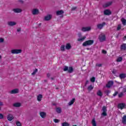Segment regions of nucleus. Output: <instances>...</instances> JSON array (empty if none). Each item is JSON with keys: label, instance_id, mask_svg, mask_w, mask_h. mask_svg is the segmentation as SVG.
<instances>
[{"label": "nucleus", "instance_id": "obj_1", "mask_svg": "<svg viewBox=\"0 0 126 126\" xmlns=\"http://www.w3.org/2000/svg\"><path fill=\"white\" fill-rule=\"evenodd\" d=\"M94 43V40H89L83 42L82 45L83 47H86L87 46H91V45H93Z\"/></svg>", "mask_w": 126, "mask_h": 126}, {"label": "nucleus", "instance_id": "obj_2", "mask_svg": "<svg viewBox=\"0 0 126 126\" xmlns=\"http://www.w3.org/2000/svg\"><path fill=\"white\" fill-rule=\"evenodd\" d=\"M98 39L100 41V42H104L106 41V35L104 34V33H101L98 36Z\"/></svg>", "mask_w": 126, "mask_h": 126}, {"label": "nucleus", "instance_id": "obj_3", "mask_svg": "<svg viewBox=\"0 0 126 126\" xmlns=\"http://www.w3.org/2000/svg\"><path fill=\"white\" fill-rule=\"evenodd\" d=\"M101 111L102 113L101 114L102 116L103 117H106L107 114V107L106 106H103Z\"/></svg>", "mask_w": 126, "mask_h": 126}, {"label": "nucleus", "instance_id": "obj_4", "mask_svg": "<svg viewBox=\"0 0 126 126\" xmlns=\"http://www.w3.org/2000/svg\"><path fill=\"white\" fill-rule=\"evenodd\" d=\"M22 52V50H21V49H14L11 51V54H20Z\"/></svg>", "mask_w": 126, "mask_h": 126}, {"label": "nucleus", "instance_id": "obj_5", "mask_svg": "<svg viewBox=\"0 0 126 126\" xmlns=\"http://www.w3.org/2000/svg\"><path fill=\"white\" fill-rule=\"evenodd\" d=\"M106 25V23L103 22L102 24H99L97 25V29H99V30H101L103 29V27Z\"/></svg>", "mask_w": 126, "mask_h": 126}, {"label": "nucleus", "instance_id": "obj_6", "mask_svg": "<svg viewBox=\"0 0 126 126\" xmlns=\"http://www.w3.org/2000/svg\"><path fill=\"white\" fill-rule=\"evenodd\" d=\"M104 15H111L112 14V11L110 9H106L103 12Z\"/></svg>", "mask_w": 126, "mask_h": 126}, {"label": "nucleus", "instance_id": "obj_7", "mask_svg": "<svg viewBox=\"0 0 126 126\" xmlns=\"http://www.w3.org/2000/svg\"><path fill=\"white\" fill-rule=\"evenodd\" d=\"M32 14L33 15H37L39 14V9L35 8L32 10Z\"/></svg>", "mask_w": 126, "mask_h": 126}, {"label": "nucleus", "instance_id": "obj_8", "mask_svg": "<svg viewBox=\"0 0 126 126\" xmlns=\"http://www.w3.org/2000/svg\"><path fill=\"white\" fill-rule=\"evenodd\" d=\"M118 108L121 109V110H123L124 108H125L126 107V103H119L118 105Z\"/></svg>", "mask_w": 126, "mask_h": 126}, {"label": "nucleus", "instance_id": "obj_9", "mask_svg": "<svg viewBox=\"0 0 126 126\" xmlns=\"http://www.w3.org/2000/svg\"><path fill=\"white\" fill-rule=\"evenodd\" d=\"M113 84H114V82L113 81H109L107 84H106V87L107 88H111V87L113 86Z\"/></svg>", "mask_w": 126, "mask_h": 126}, {"label": "nucleus", "instance_id": "obj_10", "mask_svg": "<svg viewBox=\"0 0 126 126\" xmlns=\"http://www.w3.org/2000/svg\"><path fill=\"white\" fill-rule=\"evenodd\" d=\"M83 32H86L87 31H90L91 28L90 27H83L81 29Z\"/></svg>", "mask_w": 126, "mask_h": 126}, {"label": "nucleus", "instance_id": "obj_11", "mask_svg": "<svg viewBox=\"0 0 126 126\" xmlns=\"http://www.w3.org/2000/svg\"><path fill=\"white\" fill-rule=\"evenodd\" d=\"M7 119L8 121L11 122L12 120H13L14 119L13 115H12V114H8L7 117Z\"/></svg>", "mask_w": 126, "mask_h": 126}, {"label": "nucleus", "instance_id": "obj_12", "mask_svg": "<svg viewBox=\"0 0 126 126\" xmlns=\"http://www.w3.org/2000/svg\"><path fill=\"white\" fill-rule=\"evenodd\" d=\"M13 11L15 13H20L22 11V10L20 8H14L13 9Z\"/></svg>", "mask_w": 126, "mask_h": 126}, {"label": "nucleus", "instance_id": "obj_13", "mask_svg": "<svg viewBox=\"0 0 126 126\" xmlns=\"http://www.w3.org/2000/svg\"><path fill=\"white\" fill-rule=\"evenodd\" d=\"M120 49H121V51H126V44L124 43L122 45H121Z\"/></svg>", "mask_w": 126, "mask_h": 126}, {"label": "nucleus", "instance_id": "obj_14", "mask_svg": "<svg viewBox=\"0 0 126 126\" xmlns=\"http://www.w3.org/2000/svg\"><path fill=\"white\" fill-rule=\"evenodd\" d=\"M52 15H48L47 16L45 17V20L46 21H48L49 20H51L52 18Z\"/></svg>", "mask_w": 126, "mask_h": 126}, {"label": "nucleus", "instance_id": "obj_15", "mask_svg": "<svg viewBox=\"0 0 126 126\" xmlns=\"http://www.w3.org/2000/svg\"><path fill=\"white\" fill-rule=\"evenodd\" d=\"M7 24L9 26H14V25H16V23H15V22H8Z\"/></svg>", "mask_w": 126, "mask_h": 126}, {"label": "nucleus", "instance_id": "obj_16", "mask_svg": "<svg viewBox=\"0 0 126 126\" xmlns=\"http://www.w3.org/2000/svg\"><path fill=\"white\" fill-rule=\"evenodd\" d=\"M13 106L15 107L16 108H19V107L21 106V103L19 102H16L13 104Z\"/></svg>", "mask_w": 126, "mask_h": 126}, {"label": "nucleus", "instance_id": "obj_17", "mask_svg": "<svg viewBox=\"0 0 126 126\" xmlns=\"http://www.w3.org/2000/svg\"><path fill=\"white\" fill-rule=\"evenodd\" d=\"M40 117H41V118H46V116H47L46 113L44 112H40V114H39Z\"/></svg>", "mask_w": 126, "mask_h": 126}, {"label": "nucleus", "instance_id": "obj_18", "mask_svg": "<svg viewBox=\"0 0 126 126\" xmlns=\"http://www.w3.org/2000/svg\"><path fill=\"white\" fill-rule=\"evenodd\" d=\"M119 77L121 78V79H125V78L126 77V74L125 73L120 74Z\"/></svg>", "mask_w": 126, "mask_h": 126}, {"label": "nucleus", "instance_id": "obj_19", "mask_svg": "<svg viewBox=\"0 0 126 126\" xmlns=\"http://www.w3.org/2000/svg\"><path fill=\"white\" fill-rule=\"evenodd\" d=\"M18 92H19L18 89H16L12 90L10 92V94H16V93H18Z\"/></svg>", "mask_w": 126, "mask_h": 126}, {"label": "nucleus", "instance_id": "obj_20", "mask_svg": "<svg viewBox=\"0 0 126 126\" xmlns=\"http://www.w3.org/2000/svg\"><path fill=\"white\" fill-rule=\"evenodd\" d=\"M75 102V98H72L68 103V106H71Z\"/></svg>", "mask_w": 126, "mask_h": 126}, {"label": "nucleus", "instance_id": "obj_21", "mask_svg": "<svg viewBox=\"0 0 126 126\" xmlns=\"http://www.w3.org/2000/svg\"><path fill=\"white\" fill-rule=\"evenodd\" d=\"M63 13H64V12H63V10L57 11L56 12L57 15H62V14H63Z\"/></svg>", "mask_w": 126, "mask_h": 126}, {"label": "nucleus", "instance_id": "obj_22", "mask_svg": "<svg viewBox=\"0 0 126 126\" xmlns=\"http://www.w3.org/2000/svg\"><path fill=\"white\" fill-rule=\"evenodd\" d=\"M67 72L68 73H72V72H73V68L72 66L69 67Z\"/></svg>", "mask_w": 126, "mask_h": 126}, {"label": "nucleus", "instance_id": "obj_23", "mask_svg": "<svg viewBox=\"0 0 126 126\" xmlns=\"http://www.w3.org/2000/svg\"><path fill=\"white\" fill-rule=\"evenodd\" d=\"M122 124L126 125V115H124L122 118Z\"/></svg>", "mask_w": 126, "mask_h": 126}, {"label": "nucleus", "instance_id": "obj_24", "mask_svg": "<svg viewBox=\"0 0 126 126\" xmlns=\"http://www.w3.org/2000/svg\"><path fill=\"white\" fill-rule=\"evenodd\" d=\"M65 49H66V50H70V49H71V45H70V43H67L66 44Z\"/></svg>", "mask_w": 126, "mask_h": 126}, {"label": "nucleus", "instance_id": "obj_25", "mask_svg": "<svg viewBox=\"0 0 126 126\" xmlns=\"http://www.w3.org/2000/svg\"><path fill=\"white\" fill-rule=\"evenodd\" d=\"M112 4V2H109L108 3H106L103 5V7H108L110 6Z\"/></svg>", "mask_w": 126, "mask_h": 126}, {"label": "nucleus", "instance_id": "obj_26", "mask_svg": "<svg viewBox=\"0 0 126 126\" xmlns=\"http://www.w3.org/2000/svg\"><path fill=\"white\" fill-rule=\"evenodd\" d=\"M85 39H86V36H84L82 38H79L77 39V41L78 42H83V41L84 40H85Z\"/></svg>", "mask_w": 126, "mask_h": 126}, {"label": "nucleus", "instance_id": "obj_27", "mask_svg": "<svg viewBox=\"0 0 126 126\" xmlns=\"http://www.w3.org/2000/svg\"><path fill=\"white\" fill-rule=\"evenodd\" d=\"M42 98H43V95H42V94H39L37 96V101H39V102H40V101L42 100Z\"/></svg>", "mask_w": 126, "mask_h": 126}, {"label": "nucleus", "instance_id": "obj_28", "mask_svg": "<svg viewBox=\"0 0 126 126\" xmlns=\"http://www.w3.org/2000/svg\"><path fill=\"white\" fill-rule=\"evenodd\" d=\"M96 95H97V96H99L100 97H102L103 96V94L101 91H98L96 93Z\"/></svg>", "mask_w": 126, "mask_h": 126}, {"label": "nucleus", "instance_id": "obj_29", "mask_svg": "<svg viewBox=\"0 0 126 126\" xmlns=\"http://www.w3.org/2000/svg\"><path fill=\"white\" fill-rule=\"evenodd\" d=\"M92 124L93 125V126H97V124L96 123V121L95 120V119H93Z\"/></svg>", "mask_w": 126, "mask_h": 126}, {"label": "nucleus", "instance_id": "obj_30", "mask_svg": "<svg viewBox=\"0 0 126 126\" xmlns=\"http://www.w3.org/2000/svg\"><path fill=\"white\" fill-rule=\"evenodd\" d=\"M65 46L64 45H62L60 48L61 51L62 52H64L65 51Z\"/></svg>", "mask_w": 126, "mask_h": 126}, {"label": "nucleus", "instance_id": "obj_31", "mask_svg": "<svg viewBox=\"0 0 126 126\" xmlns=\"http://www.w3.org/2000/svg\"><path fill=\"white\" fill-rule=\"evenodd\" d=\"M121 21H122V24H123V25H124V26L126 25V19L122 18L121 19Z\"/></svg>", "mask_w": 126, "mask_h": 126}, {"label": "nucleus", "instance_id": "obj_32", "mask_svg": "<svg viewBox=\"0 0 126 126\" xmlns=\"http://www.w3.org/2000/svg\"><path fill=\"white\" fill-rule=\"evenodd\" d=\"M56 112L58 114H61L62 113V109H61V108H57L56 109Z\"/></svg>", "mask_w": 126, "mask_h": 126}, {"label": "nucleus", "instance_id": "obj_33", "mask_svg": "<svg viewBox=\"0 0 126 126\" xmlns=\"http://www.w3.org/2000/svg\"><path fill=\"white\" fill-rule=\"evenodd\" d=\"M62 126H69V124L67 122H64L62 124Z\"/></svg>", "mask_w": 126, "mask_h": 126}, {"label": "nucleus", "instance_id": "obj_34", "mask_svg": "<svg viewBox=\"0 0 126 126\" xmlns=\"http://www.w3.org/2000/svg\"><path fill=\"white\" fill-rule=\"evenodd\" d=\"M93 86L92 85H90L88 87V90H89V91H91L92 90H93Z\"/></svg>", "mask_w": 126, "mask_h": 126}, {"label": "nucleus", "instance_id": "obj_35", "mask_svg": "<svg viewBox=\"0 0 126 126\" xmlns=\"http://www.w3.org/2000/svg\"><path fill=\"white\" fill-rule=\"evenodd\" d=\"M38 72V69H35L33 72L32 73V75H35Z\"/></svg>", "mask_w": 126, "mask_h": 126}, {"label": "nucleus", "instance_id": "obj_36", "mask_svg": "<svg viewBox=\"0 0 126 126\" xmlns=\"http://www.w3.org/2000/svg\"><path fill=\"white\" fill-rule=\"evenodd\" d=\"M63 70V71H68V66H64Z\"/></svg>", "mask_w": 126, "mask_h": 126}, {"label": "nucleus", "instance_id": "obj_37", "mask_svg": "<svg viewBox=\"0 0 126 126\" xmlns=\"http://www.w3.org/2000/svg\"><path fill=\"white\" fill-rule=\"evenodd\" d=\"M123 61V58L122 57H119L117 59V62H122Z\"/></svg>", "mask_w": 126, "mask_h": 126}, {"label": "nucleus", "instance_id": "obj_38", "mask_svg": "<svg viewBox=\"0 0 126 126\" xmlns=\"http://www.w3.org/2000/svg\"><path fill=\"white\" fill-rule=\"evenodd\" d=\"M90 80L91 82H93V83L95 82V77H92V78H91Z\"/></svg>", "mask_w": 126, "mask_h": 126}, {"label": "nucleus", "instance_id": "obj_39", "mask_svg": "<svg viewBox=\"0 0 126 126\" xmlns=\"http://www.w3.org/2000/svg\"><path fill=\"white\" fill-rule=\"evenodd\" d=\"M16 125L17 126H21V123L19 122H17L16 123Z\"/></svg>", "mask_w": 126, "mask_h": 126}, {"label": "nucleus", "instance_id": "obj_40", "mask_svg": "<svg viewBox=\"0 0 126 126\" xmlns=\"http://www.w3.org/2000/svg\"><path fill=\"white\" fill-rule=\"evenodd\" d=\"M123 95H124V94H123V93H121L120 94H119L118 97L119 98H121V97H123Z\"/></svg>", "mask_w": 126, "mask_h": 126}, {"label": "nucleus", "instance_id": "obj_41", "mask_svg": "<svg viewBox=\"0 0 126 126\" xmlns=\"http://www.w3.org/2000/svg\"><path fill=\"white\" fill-rule=\"evenodd\" d=\"M105 93H106L107 95H108L109 94L111 93V91H105Z\"/></svg>", "mask_w": 126, "mask_h": 126}, {"label": "nucleus", "instance_id": "obj_42", "mask_svg": "<svg viewBox=\"0 0 126 126\" xmlns=\"http://www.w3.org/2000/svg\"><path fill=\"white\" fill-rule=\"evenodd\" d=\"M54 122H55L56 123H60V120H59L57 119H54Z\"/></svg>", "mask_w": 126, "mask_h": 126}, {"label": "nucleus", "instance_id": "obj_43", "mask_svg": "<svg viewBox=\"0 0 126 126\" xmlns=\"http://www.w3.org/2000/svg\"><path fill=\"white\" fill-rule=\"evenodd\" d=\"M3 119V115L2 114L0 113V120H2Z\"/></svg>", "mask_w": 126, "mask_h": 126}, {"label": "nucleus", "instance_id": "obj_44", "mask_svg": "<svg viewBox=\"0 0 126 126\" xmlns=\"http://www.w3.org/2000/svg\"><path fill=\"white\" fill-rule=\"evenodd\" d=\"M96 66H98V67H101L102 66V64H96Z\"/></svg>", "mask_w": 126, "mask_h": 126}, {"label": "nucleus", "instance_id": "obj_45", "mask_svg": "<svg viewBox=\"0 0 126 126\" xmlns=\"http://www.w3.org/2000/svg\"><path fill=\"white\" fill-rule=\"evenodd\" d=\"M118 92H115L114 94H113L114 97L117 96L118 95Z\"/></svg>", "mask_w": 126, "mask_h": 126}, {"label": "nucleus", "instance_id": "obj_46", "mask_svg": "<svg viewBox=\"0 0 126 126\" xmlns=\"http://www.w3.org/2000/svg\"><path fill=\"white\" fill-rule=\"evenodd\" d=\"M4 41V40L3 39V38H0V43H2Z\"/></svg>", "mask_w": 126, "mask_h": 126}, {"label": "nucleus", "instance_id": "obj_47", "mask_svg": "<svg viewBox=\"0 0 126 126\" xmlns=\"http://www.w3.org/2000/svg\"><path fill=\"white\" fill-rule=\"evenodd\" d=\"M117 30H121V25L118 26V27H117Z\"/></svg>", "mask_w": 126, "mask_h": 126}, {"label": "nucleus", "instance_id": "obj_48", "mask_svg": "<svg viewBox=\"0 0 126 126\" xmlns=\"http://www.w3.org/2000/svg\"><path fill=\"white\" fill-rule=\"evenodd\" d=\"M102 53L104 54H107V51H106V50H102Z\"/></svg>", "mask_w": 126, "mask_h": 126}, {"label": "nucleus", "instance_id": "obj_49", "mask_svg": "<svg viewBox=\"0 0 126 126\" xmlns=\"http://www.w3.org/2000/svg\"><path fill=\"white\" fill-rule=\"evenodd\" d=\"M89 83V81L87 80L86 81V83H85V86H86L87 85V84H88Z\"/></svg>", "mask_w": 126, "mask_h": 126}, {"label": "nucleus", "instance_id": "obj_50", "mask_svg": "<svg viewBox=\"0 0 126 126\" xmlns=\"http://www.w3.org/2000/svg\"><path fill=\"white\" fill-rule=\"evenodd\" d=\"M19 2H21V3H24V1L23 0H19Z\"/></svg>", "mask_w": 126, "mask_h": 126}, {"label": "nucleus", "instance_id": "obj_51", "mask_svg": "<svg viewBox=\"0 0 126 126\" xmlns=\"http://www.w3.org/2000/svg\"><path fill=\"white\" fill-rule=\"evenodd\" d=\"M17 32H20V31H21V29L19 28L17 30Z\"/></svg>", "mask_w": 126, "mask_h": 126}, {"label": "nucleus", "instance_id": "obj_52", "mask_svg": "<svg viewBox=\"0 0 126 126\" xmlns=\"http://www.w3.org/2000/svg\"><path fill=\"white\" fill-rule=\"evenodd\" d=\"M76 9V7H73L72 8V10H75Z\"/></svg>", "mask_w": 126, "mask_h": 126}, {"label": "nucleus", "instance_id": "obj_53", "mask_svg": "<svg viewBox=\"0 0 126 126\" xmlns=\"http://www.w3.org/2000/svg\"><path fill=\"white\" fill-rule=\"evenodd\" d=\"M3 105L2 102L0 101V106H3Z\"/></svg>", "mask_w": 126, "mask_h": 126}, {"label": "nucleus", "instance_id": "obj_54", "mask_svg": "<svg viewBox=\"0 0 126 126\" xmlns=\"http://www.w3.org/2000/svg\"><path fill=\"white\" fill-rule=\"evenodd\" d=\"M50 76H51V74H50V73H48L47 74V77H50Z\"/></svg>", "mask_w": 126, "mask_h": 126}, {"label": "nucleus", "instance_id": "obj_55", "mask_svg": "<svg viewBox=\"0 0 126 126\" xmlns=\"http://www.w3.org/2000/svg\"><path fill=\"white\" fill-rule=\"evenodd\" d=\"M126 39V35L123 37V40L125 41Z\"/></svg>", "mask_w": 126, "mask_h": 126}, {"label": "nucleus", "instance_id": "obj_56", "mask_svg": "<svg viewBox=\"0 0 126 126\" xmlns=\"http://www.w3.org/2000/svg\"><path fill=\"white\" fill-rule=\"evenodd\" d=\"M112 73L115 74L116 73V71H115V70L112 71Z\"/></svg>", "mask_w": 126, "mask_h": 126}, {"label": "nucleus", "instance_id": "obj_57", "mask_svg": "<svg viewBox=\"0 0 126 126\" xmlns=\"http://www.w3.org/2000/svg\"><path fill=\"white\" fill-rule=\"evenodd\" d=\"M124 92H126V89H124Z\"/></svg>", "mask_w": 126, "mask_h": 126}, {"label": "nucleus", "instance_id": "obj_58", "mask_svg": "<svg viewBox=\"0 0 126 126\" xmlns=\"http://www.w3.org/2000/svg\"><path fill=\"white\" fill-rule=\"evenodd\" d=\"M51 79L52 80H54V78L51 77Z\"/></svg>", "mask_w": 126, "mask_h": 126}, {"label": "nucleus", "instance_id": "obj_59", "mask_svg": "<svg viewBox=\"0 0 126 126\" xmlns=\"http://www.w3.org/2000/svg\"><path fill=\"white\" fill-rule=\"evenodd\" d=\"M45 82H47V80H44Z\"/></svg>", "mask_w": 126, "mask_h": 126}, {"label": "nucleus", "instance_id": "obj_60", "mask_svg": "<svg viewBox=\"0 0 126 126\" xmlns=\"http://www.w3.org/2000/svg\"><path fill=\"white\" fill-rule=\"evenodd\" d=\"M41 24H42L41 23H40V24H39V26H40V25H41Z\"/></svg>", "mask_w": 126, "mask_h": 126}, {"label": "nucleus", "instance_id": "obj_61", "mask_svg": "<svg viewBox=\"0 0 126 126\" xmlns=\"http://www.w3.org/2000/svg\"><path fill=\"white\" fill-rule=\"evenodd\" d=\"M0 59H1V56H0Z\"/></svg>", "mask_w": 126, "mask_h": 126}, {"label": "nucleus", "instance_id": "obj_62", "mask_svg": "<svg viewBox=\"0 0 126 126\" xmlns=\"http://www.w3.org/2000/svg\"><path fill=\"white\" fill-rule=\"evenodd\" d=\"M72 126H76V125H73Z\"/></svg>", "mask_w": 126, "mask_h": 126}, {"label": "nucleus", "instance_id": "obj_63", "mask_svg": "<svg viewBox=\"0 0 126 126\" xmlns=\"http://www.w3.org/2000/svg\"><path fill=\"white\" fill-rule=\"evenodd\" d=\"M1 109L0 108V111H1Z\"/></svg>", "mask_w": 126, "mask_h": 126}, {"label": "nucleus", "instance_id": "obj_64", "mask_svg": "<svg viewBox=\"0 0 126 126\" xmlns=\"http://www.w3.org/2000/svg\"><path fill=\"white\" fill-rule=\"evenodd\" d=\"M87 49L89 50V48H87Z\"/></svg>", "mask_w": 126, "mask_h": 126}]
</instances>
